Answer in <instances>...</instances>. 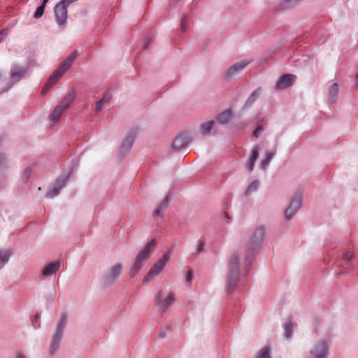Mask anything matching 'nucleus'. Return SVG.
I'll use <instances>...</instances> for the list:
<instances>
[{
	"instance_id": "nucleus-35",
	"label": "nucleus",
	"mask_w": 358,
	"mask_h": 358,
	"mask_svg": "<svg viewBox=\"0 0 358 358\" xmlns=\"http://www.w3.org/2000/svg\"><path fill=\"white\" fill-rule=\"evenodd\" d=\"M187 17H183L182 20H180V30H182V32H185L186 31L185 24L187 23Z\"/></svg>"
},
{
	"instance_id": "nucleus-3",
	"label": "nucleus",
	"mask_w": 358,
	"mask_h": 358,
	"mask_svg": "<svg viewBox=\"0 0 358 358\" xmlns=\"http://www.w3.org/2000/svg\"><path fill=\"white\" fill-rule=\"evenodd\" d=\"M264 236L265 230L262 227H259L254 231L247 244L246 260L254 256L260 244L262 243Z\"/></svg>"
},
{
	"instance_id": "nucleus-34",
	"label": "nucleus",
	"mask_w": 358,
	"mask_h": 358,
	"mask_svg": "<svg viewBox=\"0 0 358 358\" xmlns=\"http://www.w3.org/2000/svg\"><path fill=\"white\" fill-rule=\"evenodd\" d=\"M77 0H62L58 3L66 7H68L71 3L76 1Z\"/></svg>"
},
{
	"instance_id": "nucleus-47",
	"label": "nucleus",
	"mask_w": 358,
	"mask_h": 358,
	"mask_svg": "<svg viewBox=\"0 0 358 358\" xmlns=\"http://www.w3.org/2000/svg\"><path fill=\"white\" fill-rule=\"evenodd\" d=\"M289 2H292V3H298L299 1H301V0H288Z\"/></svg>"
},
{
	"instance_id": "nucleus-10",
	"label": "nucleus",
	"mask_w": 358,
	"mask_h": 358,
	"mask_svg": "<svg viewBox=\"0 0 358 358\" xmlns=\"http://www.w3.org/2000/svg\"><path fill=\"white\" fill-rule=\"evenodd\" d=\"M122 271V264L117 263L109 268L107 274L105 275V282L107 284H113L121 275Z\"/></svg>"
},
{
	"instance_id": "nucleus-41",
	"label": "nucleus",
	"mask_w": 358,
	"mask_h": 358,
	"mask_svg": "<svg viewBox=\"0 0 358 358\" xmlns=\"http://www.w3.org/2000/svg\"><path fill=\"white\" fill-rule=\"evenodd\" d=\"M273 156H274V154H273V152H266V158H265V159H268V160H269V161H270V160H271V159H272Z\"/></svg>"
},
{
	"instance_id": "nucleus-16",
	"label": "nucleus",
	"mask_w": 358,
	"mask_h": 358,
	"mask_svg": "<svg viewBox=\"0 0 358 358\" xmlns=\"http://www.w3.org/2000/svg\"><path fill=\"white\" fill-rule=\"evenodd\" d=\"M137 134V130L130 132V134L124 138L122 145H120V152L122 153L127 152L133 145L134 138Z\"/></svg>"
},
{
	"instance_id": "nucleus-7",
	"label": "nucleus",
	"mask_w": 358,
	"mask_h": 358,
	"mask_svg": "<svg viewBox=\"0 0 358 358\" xmlns=\"http://www.w3.org/2000/svg\"><path fill=\"white\" fill-rule=\"evenodd\" d=\"M156 245V239H152L145 245L143 250L138 252L135 262L143 266L144 262L150 257V254L153 252Z\"/></svg>"
},
{
	"instance_id": "nucleus-21",
	"label": "nucleus",
	"mask_w": 358,
	"mask_h": 358,
	"mask_svg": "<svg viewBox=\"0 0 358 358\" xmlns=\"http://www.w3.org/2000/svg\"><path fill=\"white\" fill-rule=\"evenodd\" d=\"M338 94V86L336 83H334L332 85H331L329 88L328 91V96L329 100L331 101L332 103H334L336 101V99Z\"/></svg>"
},
{
	"instance_id": "nucleus-6",
	"label": "nucleus",
	"mask_w": 358,
	"mask_h": 358,
	"mask_svg": "<svg viewBox=\"0 0 358 358\" xmlns=\"http://www.w3.org/2000/svg\"><path fill=\"white\" fill-rule=\"evenodd\" d=\"M174 301L175 294L173 292H169L165 298H164L162 290H159L156 295L157 306L162 312H165L169 306L173 303Z\"/></svg>"
},
{
	"instance_id": "nucleus-31",
	"label": "nucleus",
	"mask_w": 358,
	"mask_h": 358,
	"mask_svg": "<svg viewBox=\"0 0 358 358\" xmlns=\"http://www.w3.org/2000/svg\"><path fill=\"white\" fill-rule=\"evenodd\" d=\"M45 6H40L39 7L37 8L36 12H35V14H34V17L35 18H39L41 17V16L43 15L44 14V10H45Z\"/></svg>"
},
{
	"instance_id": "nucleus-45",
	"label": "nucleus",
	"mask_w": 358,
	"mask_h": 358,
	"mask_svg": "<svg viewBox=\"0 0 358 358\" xmlns=\"http://www.w3.org/2000/svg\"><path fill=\"white\" fill-rule=\"evenodd\" d=\"M5 162L4 157L0 154V166Z\"/></svg>"
},
{
	"instance_id": "nucleus-4",
	"label": "nucleus",
	"mask_w": 358,
	"mask_h": 358,
	"mask_svg": "<svg viewBox=\"0 0 358 358\" xmlns=\"http://www.w3.org/2000/svg\"><path fill=\"white\" fill-rule=\"evenodd\" d=\"M67 315L66 313L62 315L60 322L57 324L55 331L52 336V340L49 347V354L51 355H55V352L59 348V343L63 337L64 331L66 324Z\"/></svg>"
},
{
	"instance_id": "nucleus-9",
	"label": "nucleus",
	"mask_w": 358,
	"mask_h": 358,
	"mask_svg": "<svg viewBox=\"0 0 358 358\" xmlns=\"http://www.w3.org/2000/svg\"><path fill=\"white\" fill-rule=\"evenodd\" d=\"M327 345L325 341H320L316 343L310 351V355L312 358H327Z\"/></svg>"
},
{
	"instance_id": "nucleus-38",
	"label": "nucleus",
	"mask_w": 358,
	"mask_h": 358,
	"mask_svg": "<svg viewBox=\"0 0 358 358\" xmlns=\"http://www.w3.org/2000/svg\"><path fill=\"white\" fill-rule=\"evenodd\" d=\"M7 36V32L5 30L0 31V43L3 41Z\"/></svg>"
},
{
	"instance_id": "nucleus-43",
	"label": "nucleus",
	"mask_w": 358,
	"mask_h": 358,
	"mask_svg": "<svg viewBox=\"0 0 358 358\" xmlns=\"http://www.w3.org/2000/svg\"><path fill=\"white\" fill-rule=\"evenodd\" d=\"M269 162H270V161H269V160H268V159H264V160L262 162V166L263 167H265L266 166H267V165L268 164Z\"/></svg>"
},
{
	"instance_id": "nucleus-33",
	"label": "nucleus",
	"mask_w": 358,
	"mask_h": 358,
	"mask_svg": "<svg viewBox=\"0 0 358 358\" xmlns=\"http://www.w3.org/2000/svg\"><path fill=\"white\" fill-rule=\"evenodd\" d=\"M169 198L166 196L163 201V202L160 203L157 208H161L162 210L165 209L167 207Z\"/></svg>"
},
{
	"instance_id": "nucleus-18",
	"label": "nucleus",
	"mask_w": 358,
	"mask_h": 358,
	"mask_svg": "<svg viewBox=\"0 0 358 358\" xmlns=\"http://www.w3.org/2000/svg\"><path fill=\"white\" fill-rule=\"evenodd\" d=\"M61 267V262L57 260L53 263L49 264L42 271V275L43 276H50L52 274L57 273L59 268Z\"/></svg>"
},
{
	"instance_id": "nucleus-51",
	"label": "nucleus",
	"mask_w": 358,
	"mask_h": 358,
	"mask_svg": "<svg viewBox=\"0 0 358 358\" xmlns=\"http://www.w3.org/2000/svg\"><path fill=\"white\" fill-rule=\"evenodd\" d=\"M0 78H1V75H0Z\"/></svg>"
},
{
	"instance_id": "nucleus-19",
	"label": "nucleus",
	"mask_w": 358,
	"mask_h": 358,
	"mask_svg": "<svg viewBox=\"0 0 358 358\" xmlns=\"http://www.w3.org/2000/svg\"><path fill=\"white\" fill-rule=\"evenodd\" d=\"M232 117V110L230 109H227L220 114H219L217 117V120L219 123L226 124L228 122L229 119Z\"/></svg>"
},
{
	"instance_id": "nucleus-17",
	"label": "nucleus",
	"mask_w": 358,
	"mask_h": 358,
	"mask_svg": "<svg viewBox=\"0 0 358 358\" xmlns=\"http://www.w3.org/2000/svg\"><path fill=\"white\" fill-rule=\"evenodd\" d=\"M248 64H249V62H245V61L238 62L235 63L234 65H232L231 66H230L229 68L228 71L226 73V76L231 77V76H234L237 72H239V71L243 70L247 66V65Z\"/></svg>"
},
{
	"instance_id": "nucleus-25",
	"label": "nucleus",
	"mask_w": 358,
	"mask_h": 358,
	"mask_svg": "<svg viewBox=\"0 0 358 358\" xmlns=\"http://www.w3.org/2000/svg\"><path fill=\"white\" fill-rule=\"evenodd\" d=\"M259 93H260L259 88L254 90L252 92V94L249 95L248 99L246 100L245 105L250 106L252 103H253L257 100V99L259 97Z\"/></svg>"
},
{
	"instance_id": "nucleus-36",
	"label": "nucleus",
	"mask_w": 358,
	"mask_h": 358,
	"mask_svg": "<svg viewBox=\"0 0 358 358\" xmlns=\"http://www.w3.org/2000/svg\"><path fill=\"white\" fill-rule=\"evenodd\" d=\"M204 242L203 241H199V243H198V246H197V248H196V252L197 253H199L201 252H202L203 250H204Z\"/></svg>"
},
{
	"instance_id": "nucleus-44",
	"label": "nucleus",
	"mask_w": 358,
	"mask_h": 358,
	"mask_svg": "<svg viewBox=\"0 0 358 358\" xmlns=\"http://www.w3.org/2000/svg\"><path fill=\"white\" fill-rule=\"evenodd\" d=\"M150 39L149 38H147L146 40H145V43L144 44V48L145 49L148 48V45L150 44Z\"/></svg>"
},
{
	"instance_id": "nucleus-13",
	"label": "nucleus",
	"mask_w": 358,
	"mask_h": 358,
	"mask_svg": "<svg viewBox=\"0 0 358 358\" xmlns=\"http://www.w3.org/2000/svg\"><path fill=\"white\" fill-rule=\"evenodd\" d=\"M296 76L292 74H285L278 80L275 88L277 90H284L292 86L296 80Z\"/></svg>"
},
{
	"instance_id": "nucleus-2",
	"label": "nucleus",
	"mask_w": 358,
	"mask_h": 358,
	"mask_svg": "<svg viewBox=\"0 0 358 358\" xmlns=\"http://www.w3.org/2000/svg\"><path fill=\"white\" fill-rule=\"evenodd\" d=\"M239 275V255L234 252L229 257L227 264V292L231 293L236 285Z\"/></svg>"
},
{
	"instance_id": "nucleus-24",
	"label": "nucleus",
	"mask_w": 358,
	"mask_h": 358,
	"mask_svg": "<svg viewBox=\"0 0 358 358\" xmlns=\"http://www.w3.org/2000/svg\"><path fill=\"white\" fill-rule=\"evenodd\" d=\"M215 124L214 120H209L206 122L202 123L200 125V131H201L203 135H206L212 129Z\"/></svg>"
},
{
	"instance_id": "nucleus-37",
	"label": "nucleus",
	"mask_w": 358,
	"mask_h": 358,
	"mask_svg": "<svg viewBox=\"0 0 358 358\" xmlns=\"http://www.w3.org/2000/svg\"><path fill=\"white\" fill-rule=\"evenodd\" d=\"M264 130V128L261 126H258L256 129L255 130V131L253 132V136H255L256 138H257L259 136V135L260 134V133H262Z\"/></svg>"
},
{
	"instance_id": "nucleus-42",
	"label": "nucleus",
	"mask_w": 358,
	"mask_h": 358,
	"mask_svg": "<svg viewBox=\"0 0 358 358\" xmlns=\"http://www.w3.org/2000/svg\"><path fill=\"white\" fill-rule=\"evenodd\" d=\"M162 210L160 209V208H157L156 210H155L154 212V216L156 217L157 216H159L160 215V211H162Z\"/></svg>"
},
{
	"instance_id": "nucleus-26",
	"label": "nucleus",
	"mask_w": 358,
	"mask_h": 358,
	"mask_svg": "<svg viewBox=\"0 0 358 358\" xmlns=\"http://www.w3.org/2000/svg\"><path fill=\"white\" fill-rule=\"evenodd\" d=\"M10 254L8 250L0 251V268L3 267L5 264L8 262Z\"/></svg>"
},
{
	"instance_id": "nucleus-32",
	"label": "nucleus",
	"mask_w": 358,
	"mask_h": 358,
	"mask_svg": "<svg viewBox=\"0 0 358 358\" xmlns=\"http://www.w3.org/2000/svg\"><path fill=\"white\" fill-rule=\"evenodd\" d=\"M343 259L346 262L353 258V252L352 251H348L343 254Z\"/></svg>"
},
{
	"instance_id": "nucleus-40",
	"label": "nucleus",
	"mask_w": 358,
	"mask_h": 358,
	"mask_svg": "<svg viewBox=\"0 0 358 358\" xmlns=\"http://www.w3.org/2000/svg\"><path fill=\"white\" fill-rule=\"evenodd\" d=\"M173 250V246H172L170 248H169L163 255H167V260L168 261H169V259L170 254L172 253Z\"/></svg>"
},
{
	"instance_id": "nucleus-23",
	"label": "nucleus",
	"mask_w": 358,
	"mask_h": 358,
	"mask_svg": "<svg viewBox=\"0 0 358 358\" xmlns=\"http://www.w3.org/2000/svg\"><path fill=\"white\" fill-rule=\"evenodd\" d=\"M258 157V146L255 145L252 149V156L250 157V164L248 165V171H251L254 169L255 164Z\"/></svg>"
},
{
	"instance_id": "nucleus-39",
	"label": "nucleus",
	"mask_w": 358,
	"mask_h": 358,
	"mask_svg": "<svg viewBox=\"0 0 358 358\" xmlns=\"http://www.w3.org/2000/svg\"><path fill=\"white\" fill-rule=\"evenodd\" d=\"M193 278V273L191 271H187L186 275V280L187 281H192Z\"/></svg>"
},
{
	"instance_id": "nucleus-46",
	"label": "nucleus",
	"mask_w": 358,
	"mask_h": 358,
	"mask_svg": "<svg viewBox=\"0 0 358 358\" xmlns=\"http://www.w3.org/2000/svg\"><path fill=\"white\" fill-rule=\"evenodd\" d=\"M16 358H26V357H25L24 355H23L21 352H19L17 354Z\"/></svg>"
},
{
	"instance_id": "nucleus-1",
	"label": "nucleus",
	"mask_w": 358,
	"mask_h": 358,
	"mask_svg": "<svg viewBox=\"0 0 358 358\" xmlns=\"http://www.w3.org/2000/svg\"><path fill=\"white\" fill-rule=\"evenodd\" d=\"M78 55V52L77 50L72 52V53L65 59L64 62L60 64V67L54 71L52 76L49 77L42 90L43 95L45 94L47 91H48L49 89L57 82V80L62 78L64 73L72 66Z\"/></svg>"
},
{
	"instance_id": "nucleus-30",
	"label": "nucleus",
	"mask_w": 358,
	"mask_h": 358,
	"mask_svg": "<svg viewBox=\"0 0 358 358\" xmlns=\"http://www.w3.org/2000/svg\"><path fill=\"white\" fill-rule=\"evenodd\" d=\"M143 267V266L137 262H135L133 268H130L129 276V278H133L136 275V274L138 273V270Z\"/></svg>"
},
{
	"instance_id": "nucleus-50",
	"label": "nucleus",
	"mask_w": 358,
	"mask_h": 358,
	"mask_svg": "<svg viewBox=\"0 0 358 358\" xmlns=\"http://www.w3.org/2000/svg\"><path fill=\"white\" fill-rule=\"evenodd\" d=\"M343 268H348V264L347 262L343 264Z\"/></svg>"
},
{
	"instance_id": "nucleus-27",
	"label": "nucleus",
	"mask_w": 358,
	"mask_h": 358,
	"mask_svg": "<svg viewBox=\"0 0 358 358\" xmlns=\"http://www.w3.org/2000/svg\"><path fill=\"white\" fill-rule=\"evenodd\" d=\"M293 324L291 321L287 322L284 327L285 336L287 338H289L292 335Z\"/></svg>"
},
{
	"instance_id": "nucleus-14",
	"label": "nucleus",
	"mask_w": 358,
	"mask_h": 358,
	"mask_svg": "<svg viewBox=\"0 0 358 358\" xmlns=\"http://www.w3.org/2000/svg\"><path fill=\"white\" fill-rule=\"evenodd\" d=\"M66 179H58L54 184V186L52 189L49 190L46 193V197L48 199H52L55 196H57L61 189L64 187L66 185Z\"/></svg>"
},
{
	"instance_id": "nucleus-22",
	"label": "nucleus",
	"mask_w": 358,
	"mask_h": 358,
	"mask_svg": "<svg viewBox=\"0 0 358 358\" xmlns=\"http://www.w3.org/2000/svg\"><path fill=\"white\" fill-rule=\"evenodd\" d=\"M112 96L106 93L103 98L97 101L96 103V111L99 112L102 110L103 105L109 102L111 100Z\"/></svg>"
},
{
	"instance_id": "nucleus-5",
	"label": "nucleus",
	"mask_w": 358,
	"mask_h": 358,
	"mask_svg": "<svg viewBox=\"0 0 358 358\" xmlns=\"http://www.w3.org/2000/svg\"><path fill=\"white\" fill-rule=\"evenodd\" d=\"M75 99V94L74 93H69L64 99L62 100L59 104L57 106V107L55 108L54 111L50 115V118L52 120L56 122L59 118H61V116L62 115L63 113L65 110H66L71 103L73 102V101Z\"/></svg>"
},
{
	"instance_id": "nucleus-28",
	"label": "nucleus",
	"mask_w": 358,
	"mask_h": 358,
	"mask_svg": "<svg viewBox=\"0 0 358 358\" xmlns=\"http://www.w3.org/2000/svg\"><path fill=\"white\" fill-rule=\"evenodd\" d=\"M258 186H259V182L257 180H255V181L250 183L247 189L245 192V194L248 195L250 193L256 191L258 188Z\"/></svg>"
},
{
	"instance_id": "nucleus-15",
	"label": "nucleus",
	"mask_w": 358,
	"mask_h": 358,
	"mask_svg": "<svg viewBox=\"0 0 358 358\" xmlns=\"http://www.w3.org/2000/svg\"><path fill=\"white\" fill-rule=\"evenodd\" d=\"M189 141V138L185 134H180L178 136H176V138L173 141L172 146L176 150H180L182 149L185 146H187Z\"/></svg>"
},
{
	"instance_id": "nucleus-49",
	"label": "nucleus",
	"mask_w": 358,
	"mask_h": 358,
	"mask_svg": "<svg viewBox=\"0 0 358 358\" xmlns=\"http://www.w3.org/2000/svg\"><path fill=\"white\" fill-rule=\"evenodd\" d=\"M356 85L358 86V73L356 76Z\"/></svg>"
},
{
	"instance_id": "nucleus-29",
	"label": "nucleus",
	"mask_w": 358,
	"mask_h": 358,
	"mask_svg": "<svg viewBox=\"0 0 358 358\" xmlns=\"http://www.w3.org/2000/svg\"><path fill=\"white\" fill-rule=\"evenodd\" d=\"M256 358H271L269 348L265 347L261 349Z\"/></svg>"
},
{
	"instance_id": "nucleus-12",
	"label": "nucleus",
	"mask_w": 358,
	"mask_h": 358,
	"mask_svg": "<svg viewBox=\"0 0 358 358\" xmlns=\"http://www.w3.org/2000/svg\"><path fill=\"white\" fill-rule=\"evenodd\" d=\"M54 12L57 24H65L67 18V7L57 3L55 6Z\"/></svg>"
},
{
	"instance_id": "nucleus-48",
	"label": "nucleus",
	"mask_w": 358,
	"mask_h": 358,
	"mask_svg": "<svg viewBox=\"0 0 358 358\" xmlns=\"http://www.w3.org/2000/svg\"><path fill=\"white\" fill-rule=\"evenodd\" d=\"M48 0H43V3H42V5H43V6H45V5H46V3H47V2H48Z\"/></svg>"
},
{
	"instance_id": "nucleus-11",
	"label": "nucleus",
	"mask_w": 358,
	"mask_h": 358,
	"mask_svg": "<svg viewBox=\"0 0 358 358\" xmlns=\"http://www.w3.org/2000/svg\"><path fill=\"white\" fill-rule=\"evenodd\" d=\"M301 207V196L297 194L289 203V207L285 210V217L287 220L292 218L294 215Z\"/></svg>"
},
{
	"instance_id": "nucleus-8",
	"label": "nucleus",
	"mask_w": 358,
	"mask_h": 358,
	"mask_svg": "<svg viewBox=\"0 0 358 358\" xmlns=\"http://www.w3.org/2000/svg\"><path fill=\"white\" fill-rule=\"evenodd\" d=\"M167 260V255H163L162 258L155 263L153 267L150 268L148 274L143 278V282H148L150 279L157 276L160 271L165 267Z\"/></svg>"
},
{
	"instance_id": "nucleus-20",
	"label": "nucleus",
	"mask_w": 358,
	"mask_h": 358,
	"mask_svg": "<svg viewBox=\"0 0 358 358\" xmlns=\"http://www.w3.org/2000/svg\"><path fill=\"white\" fill-rule=\"evenodd\" d=\"M24 74L25 71L23 69L17 67L13 69L11 73H10L13 82H17V80H20L24 76Z\"/></svg>"
}]
</instances>
